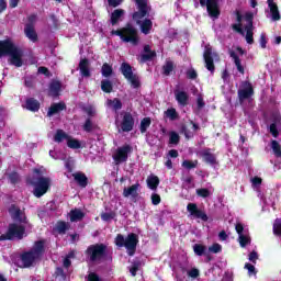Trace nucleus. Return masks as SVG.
<instances>
[{
    "label": "nucleus",
    "mask_w": 281,
    "mask_h": 281,
    "mask_svg": "<svg viewBox=\"0 0 281 281\" xmlns=\"http://www.w3.org/2000/svg\"><path fill=\"white\" fill-rule=\"evenodd\" d=\"M35 178H29L27 183L33 186L34 191L33 194L37 199H41L44 194H47V190H49V187L52 186V179L47 177H43L45 175V168L41 167L38 169L33 170Z\"/></svg>",
    "instance_id": "nucleus-4"
},
{
    "label": "nucleus",
    "mask_w": 281,
    "mask_h": 281,
    "mask_svg": "<svg viewBox=\"0 0 281 281\" xmlns=\"http://www.w3.org/2000/svg\"><path fill=\"white\" fill-rule=\"evenodd\" d=\"M260 46L262 47V49L267 47V35H265V33L260 35Z\"/></svg>",
    "instance_id": "nucleus-59"
},
{
    "label": "nucleus",
    "mask_w": 281,
    "mask_h": 281,
    "mask_svg": "<svg viewBox=\"0 0 281 281\" xmlns=\"http://www.w3.org/2000/svg\"><path fill=\"white\" fill-rule=\"evenodd\" d=\"M175 95H176V100H177V102H179V104H182V105L187 104L188 93H186L184 91H176Z\"/></svg>",
    "instance_id": "nucleus-30"
},
{
    "label": "nucleus",
    "mask_w": 281,
    "mask_h": 281,
    "mask_svg": "<svg viewBox=\"0 0 281 281\" xmlns=\"http://www.w3.org/2000/svg\"><path fill=\"white\" fill-rule=\"evenodd\" d=\"M88 281H100V277H98V274L91 272V273L88 276Z\"/></svg>",
    "instance_id": "nucleus-63"
},
{
    "label": "nucleus",
    "mask_w": 281,
    "mask_h": 281,
    "mask_svg": "<svg viewBox=\"0 0 281 281\" xmlns=\"http://www.w3.org/2000/svg\"><path fill=\"white\" fill-rule=\"evenodd\" d=\"M250 183H251L254 190H260V186H262V178L252 177V178H250Z\"/></svg>",
    "instance_id": "nucleus-37"
},
{
    "label": "nucleus",
    "mask_w": 281,
    "mask_h": 281,
    "mask_svg": "<svg viewBox=\"0 0 281 281\" xmlns=\"http://www.w3.org/2000/svg\"><path fill=\"white\" fill-rule=\"evenodd\" d=\"M123 196L125 199H137V196H139V183L125 188L123 190Z\"/></svg>",
    "instance_id": "nucleus-18"
},
{
    "label": "nucleus",
    "mask_w": 281,
    "mask_h": 281,
    "mask_svg": "<svg viewBox=\"0 0 281 281\" xmlns=\"http://www.w3.org/2000/svg\"><path fill=\"white\" fill-rule=\"evenodd\" d=\"M248 259L250 260V262H256L258 260V252H250Z\"/></svg>",
    "instance_id": "nucleus-61"
},
{
    "label": "nucleus",
    "mask_w": 281,
    "mask_h": 281,
    "mask_svg": "<svg viewBox=\"0 0 281 281\" xmlns=\"http://www.w3.org/2000/svg\"><path fill=\"white\" fill-rule=\"evenodd\" d=\"M231 57L234 60L237 71H239V74H245V67H243L240 58H238V56H236L234 53H231Z\"/></svg>",
    "instance_id": "nucleus-32"
},
{
    "label": "nucleus",
    "mask_w": 281,
    "mask_h": 281,
    "mask_svg": "<svg viewBox=\"0 0 281 281\" xmlns=\"http://www.w3.org/2000/svg\"><path fill=\"white\" fill-rule=\"evenodd\" d=\"M237 24L233 25V29L245 36L248 45H254V13L246 12L244 15L237 13Z\"/></svg>",
    "instance_id": "nucleus-2"
},
{
    "label": "nucleus",
    "mask_w": 281,
    "mask_h": 281,
    "mask_svg": "<svg viewBox=\"0 0 281 281\" xmlns=\"http://www.w3.org/2000/svg\"><path fill=\"white\" fill-rule=\"evenodd\" d=\"M268 3V18L271 19V21H280L281 15H280V9L278 8V3L276 0H267Z\"/></svg>",
    "instance_id": "nucleus-14"
},
{
    "label": "nucleus",
    "mask_w": 281,
    "mask_h": 281,
    "mask_svg": "<svg viewBox=\"0 0 281 281\" xmlns=\"http://www.w3.org/2000/svg\"><path fill=\"white\" fill-rule=\"evenodd\" d=\"M75 179L76 183L80 186V188H87V176L82 172H75L71 175Z\"/></svg>",
    "instance_id": "nucleus-22"
},
{
    "label": "nucleus",
    "mask_w": 281,
    "mask_h": 281,
    "mask_svg": "<svg viewBox=\"0 0 281 281\" xmlns=\"http://www.w3.org/2000/svg\"><path fill=\"white\" fill-rule=\"evenodd\" d=\"M166 117H168V120H178L179 114L177 113V110L175 108H170L165 112Z\"/></svg>",
    "instance_id": "nucleus-35"
},
{
    "label": "nucleus",
    "mask_w": 281,
    "mask_h": 281,
    "mask_svg": "<svg viewBox=\"0 0 281 281\" xmlns=\"http://www.w3.org/2000/svg\"><path fill=\"white\" fill-rule=\"evenodd\" d=\"M109 5H112L113 8H117L120 3H122V0H108Z\"/></svg>",
    "instance_id": "nucleus-64"
},
{
    "label": "nucleus",
    "mask_w": 281,
    "mask_h": 281,
    "mask_svg": "<svg viewBox=\"0 0 281 281\" xmlns=\"http://www.w3.org/2000/svg\"><path fill=\"white\" fill-rule=\"evenodd\" d=\"M26 109L29 111H38V109H41V104L38 103V101L34 100V99H29L26 100Z\"/></svg>",
    "instance_id": "nucleus-31"
},
{
    "label": "nucleus",
    "mask_w": 281,
    "mask_h": 281,
    "mask_svg": "<svg viewBox=\"0 0 281 281\" xmlns=\"http://www.w3.org/2000/svg\"><path fill=\"white\" fill-rule=\"evenodd\" d=\"M137 5V11L133 14V20L137 25L140 26V32L143 34H150V30H153V21L145 19L150 14V5L147 0H135Z\"/></svg>",
    "instance_id": "nucleus-3"
},
{
    "label": "nucleus",
    "mask_w": 281,
    "mask_h": 281,
    "mask_svg": "<svg viewBox=\"0 0 281 281\" xmlns=\"http://www.w3.org/2000/svg\"><path fill=\"white\" fill-rule=\"evenodd\" d=\"M272 119H273V123L270 124L269 131H270L272 136L278 137V135H280V133L278 132V127L281 124V114L280 113H274L272 115Z\"/></svg>",
    "instance_id": "nucleus-19"
},
{
    "label": "nucleus",
    "mask_w": 281,
    "mask_h": 281,
    "mask_svg": "<svg viewBox=\"0 0 281 281\" xmlns=\"http://www.w3.org/2000/svg\"><path fill=\"white\" fill-rule=\"evenodd\" d=\"M87 254L92 262L95 260H100L102 256H104V246L102 245L90 246L87 250Z\"/></svg>",
    "instance_id": "nucleus-15"
},
{
    "label": "nucleus",
    "mask_w": 281,
    "mask_h": 281,
    "mask_svg": "<svg viewBox=\"0 0 281 281\" xmlns=\"http://www.w3.org/2000/svg\"><path fill=\"white\" fill-rule=\"evenodd\" d=\"M271 148H272L276 157H281V146H280V143H278V140L271 142Z\"/></svg>",
    "instance_id": "nucleus-40"
},
{
    "label": "nucleus",
    "mask_w": 281,
    "mask_h": 281,
    "mask_svg": "<svg viewBox=\"0 0 281 281\" xmlns=\"http://www.w3.org/2000/svg\"><path fill=\"white\" fill-rule=\"evenodd\" d=\"M69 137V135H67L65 132H63L61 130H58L55 134L54 140L57 143L60 142H67V138Z\"/></svg>",
    "instance_id": "nucleus-34"
},
{
    "label": "nucleus",
    "mask_w": 281,
    "mask_h": 281,
    "mask_svg": "<svg viewBox=\"0 0 281 281\" xmlns=\"http://www.w3.org/2000/svg\"><path fill=\"white\" fill-rule=\"evenodd\" d=\"M121 71H122L124 78H126V80H128V82L131 83V86L134 89H137V87H139V77H137V75L133 74V68L131 67V65L123 63L121 65Z\"/></svg>",
    "instance_id": "nucleus-10"
},
{
    "label": "nucleus",
    "mask_w": 281,
    "mask_h": 281,
    "mask_svg": "<svg viewBox=\"0 0 281 281\" xmlns=\"http://www.w3.org/2000/svg\"><path fill=\"white\" fill-rule=\"evenodd\" d=\"M83 130L87 131V133L93 131V124L91 123V120L86 121L83 125Z\"/></svg>",
    "instance_id": "nucleus-56"
},
{
    "label": "nucleus",
    "mask_w": 281,
    "mask_h": 281,
    "mask_svg": "<svg viewBox=\"0 0 281 281\" xmlns=\"http://www.w3.org/2000/svg\"><path fill=\"white\" fill-rule=\"evenodd\" d=\"M105 104L108 109H111V111H120V109H122V101L119 99H108Z\"/></svg>",
    "instance_id": "nucleus-27"
},
{
    "label": "nucleus",
    "mask_w": 281,
    "mask_h": 281,
    "mask_svg": "<svg viewBox=\"0 0 281 281\" xmlns=\"http://www.w3.org/2000/svg\"><path fill=\"white\" fill-rule=\"evenodd\" d=\"M236 233L238 234V240L240 247H247L251 243V237H249V229H247L243 224L237 223L235 226Z\"/></svg>",
    "instance_id": "nucleus-11"
},
{
    "label": "nucleus",
    "mask_w": 281,
    "mask_h": 281,
    "mask_svg": "<svg viewBox=\"0 0 281 281\" xmlns=\"http://www.w3.org/2000/svg\"><path fill=\"white\" fill-rule=\"evenodd\" d=\"M131 153H133V147L131 145H123L122 147H119L113 154V159L116 166L127 161L128 155H131Z\"/></svg>",
    "instance_id": "nucleus-9"
},
{
    "label": "nucleus",
    "mask_w": 281,
    "mask_h": 281,
    "mask_svg": "<svg viewBox=\"0 0 281 281\" xmlns=\"http://www.w3.org/2000/svg\"><path fill=\"white\" fill-rule=\"evenodd\" d=\"M65 103L64 102H60V103H54L49 110H48V113L47 115L49 117H52V115H56V113H60V111H65Z\"/></svg>",
    "instance_id": "nucleus-24"
},
{
    "label": "nucleus",
    "mask_w": 281,
    "mask_h": 281,
    "mask_svg": "<svg viewBox=\"0 0 281 281\" xmlns=\"http://www.w3.org/2000/svg\"><path fill=\"white\" fill-rule=\"evenodd\" d=\"M209 251H211V254H221V251H223V246H221V244H213L209 247Z\"/></svg>",
    "instance_id": "nucleus-48"
},
{
    "label": "nucleus",
    "mask_w": 281,
    "mask_h": 281,
    "mask_svg": "<svg viewBox=\"0 0 281 281\" xmlns=\"http://www.w3.org/2000/svg\"><path fill=\"white\" fill-rule=\"evenodd\" d=\"M147 186L150 190H157V188L159 186V177H157L155 175L148 176Z\"/></svg>",
    "instance_id": "nucleus-28"
},
{
    "label": "nucleus",
    "mask_w": 281,
    "mask_h": 281,
    "mask_svg": "<svg viewBox=\"0 0 281 281\" xmlns=\"http://www.w3.org/2000/svg\"><path fill=\"white\" fill-rule=\"evenodd\" d=\"M169 144H179V134L177 132L169 133Z\"/></svg>",
    "instance_id": "nucleus-45"
},
{
    "label": "nucleus",
    "mask_w": 281,
    "mask_h": 281,
    "mask_svg": "<svg viewBox=\"0 0 281 281\" xmlns=\"http://www.w3.org/2000/svg\"><path fill=\"white\" fill-rule=\"evenodd\" d=\"M173 69V64L172 61H167L166 65L164 66V74L165 76H169L170 71Z\"/></svg>",
    "instance_id": "nucleus-51"
},
{
    "label": "nucleus",
    "mask_w": 281,
    "mask_h": 281,
    "mask_svg": "<svg viewBox=\"0 0 281 281\" xmlns=\"http://www.w3.org/2000/svg\"><path fill=\"white\" fill-rule=\"evenodd\" d=\"M273 233L276 236H281V220H276L273 224Z\"/></svg>",
    "instance_id": "nucleus-49"
},
{
    "label": "nucleus",
    "mask_w": 281,
    "mask_h": 281,
    "mask_svg": "<svg viewBox=\"0 0 281 281\" xmlns=\"http://www.w3.org/2000/svg\"><path fill=\"white\" fill-rule=\"evenodd\" d=\"M2 56H10V63L14 67H23V50L12 40L0 41V58Z\"/></svg>",
    "instance_id": "nucleus-5"
},
{
    "label": "nucleus",
    "mask_w": 281,
    "mask_h": 281,
    "mask_svg": "<svg viewBox=\"0 0 281 281\" xmlns=\"http://www.w3.org/2000/svg\"><path fill=\"white\" fill-rule=\"evenodd\" d=\"M50 95H58V91H60V82L58 81H53L50 83Z\"/></svg>",
    "instance_id": "nucleus-39"
},
{
    "label": "nucleus",
    "mask_w": 281,
    "mask_h": 281,
    "mask_svg": "<svg viewBox=\"0 0 281 281\" xmlns=\"http://www.w3.org/2000/svg\"><path fill=\"white\" fill-rule=\"evenodd\" d=\"M85 111L88 115L93 116L95 115V108L93 105H88L85 108Z\"/></svg>",
    "instance_id": "nucleus-57"
},
{
    "label": "nucleus",
    "mask_w": 281,
    "mask_h": 281,
    "mask_svg": "<svg viewBox=\"0 0 281 281\" xmlns=\"http://www.w3.org/2000/svg\"><path fill=\"white\" fill-rule=\"evenodd\" d=\"M112 35L120 36L124 43H131L132 45H137L139 43V37L137 36V29L133 27L131 24H127L126 27L121 30L112 31Z\"/></svg>",
    "instance_id": "nucleus-7"
},
{
    "label": "nucleus",
    "mask_w": 281,
    "mask_h": 281,
    "mask_svg": "<svg viewBox=\"0 0 281 281\" xmlns=\"http://www.w3.org/2000/svg\"><path fill=\"white\" fill-rule=\"evenodd\" d=\"M71 258H74V252H70L65 259H64V267L68 269V267H71Z\"/></svg>",
    "instance_id": "nucleus-53"
},
{
    "label": "nucleus",
    "mask_w": 281,
    "mask_h": 281,
    "mask_svg": "<svg viewBox=\"0 0 281 281\" xmlns=\"http://www.w3.org/2000/svg\"><path fill=\"white\" fill-rule=\"evenodd\" d=\"M44 247L45 244L43 241H36L30 251L21 256V267H32L41 258Z\"/></svg>",
    "instance_id": "nucleus-6"
},
{
    "label": "nucleus",
    "mask_w": 281,
    "mask_h": 281,
    "mask_svg": "<svg viewBox=\"0 0 281 281\" xmlns=\"http://www.w3.org/2000/svg\"><path fill=\"white\" fill-rule=\"evenodd\" d=\"M102 221H105V223H109V221H113L115 218V213L110 212V213H103L101 215Z\"/></svg>",
    "instance_id": "nucleus-50"
},
{
    "label": "nucleus",
    "mask_w": 281,
    "mask_h": 281,
    "mask_svg": "<svg viewBox=\"0 0 281 281\" xmlns=\"http://www.w3.org/2000/svg\"><path fill=\"white\" fill-rule=\"evenodd\" d=\"M133 116L128 113L123 114L122 121L120 119H116V126L121 128L124 133H128L133 131Z\"/></svg>",
    "instance_id": "nucleus-12"
},
{
    "label": "nucleus",
    "mask_w": 281,
    "mask_h": 281,
    "mask_svg": "<svg viewBox=\"0 0 281 281\" xmlns=\"http://www.w3.org/2000/svg\"><path fill=\"white\" fill-rule=\"evenodd\" d=\"M151 203H153V205H159V203H161V196H159V194H157V193H153L151 194Z\"/></svg>",
    "instance_id": "nucleus-54"
},
{
    "label": "nucleus",
    "mask_w": 281,
    "mask_h": 281,
    "mask_svg": "<svg viewBox=\"0 0 281 281\" xmlns=\"http://www.w3.org/2000/svg\"><path fill=\"white\" fill-rule=\"evenodd\" d=\"M203 159L206 161V164H216V157L210 153H204Z\"/></svg>",
    "instance_id": "nucleus-46"
},
{
    "label": "nucleus",
    "mask_w": 281,
    "mask_h": 281,
    "mask_svg": "<svg viewBox=\"0 0 281 281\" xmlns=\"http://www.w3.org/2000/svg\"><path fill=\"white\" fill-rule=\"evenodd\" d=\"M66 142H67L68 148H72V149L80 148V140H78V139H76V138H74L71 136H68Z\"/></svg>",
    "instance_id": "nucleus-33"
},
{
    "label": "nucleus",
    "mask_w": 281,
    "mask_h": 281,
    "mask_svg": "<svg viewBox=\"0 0 281 281\" xmlns=\"http://www.w3.org/2000/svg\"><path fill=\"white\" fill-rule=\"evenodd\" d=\"M101 89L104 93H111L113 91V85L109 80L101 81Z\"/></svg>",
    "instance_id": "nucleus-36"
},
{
    "label": "nucleus",
    "mask_w": 281,
    "mask_h": 281,
    "mask_svg": "<svg viewBox=\"0 0 281 281\" xmlns=\"http://www.w3.org/2000/svg\"><path fill=\"white\" fill-rule=\"evenodd\" d=\"M69 218H70L71 223L82 221V218H85V213L78 209H75V210L70 211Z\"/></svg>",
    "instance_id": "nucleus-26"
},
{
    "label": "nucleus",
    "mask_w": 281,
    "mask_h": 281,
    "mask_svg": "<svg viewBox=\"0 0 281 281\" xmlns=\"http://www.w3.org/2000/svg\"><path fill=\"white\" fill-rule=\"evenodd\" d=\"M198 196H201L202 199H207L212 194V190L210 189H196Z\"/></svg>",
    "instance_id": "nucleus-42"
},
{
    "label": "nucleus",
    "mask_w": 281,
    "mask_h": 281,
    "mask_svg": "<svg viewBox=\"0 0 281 281\" xmlns=\"http://www.w3.org/2000/svg\"><path fill=\"white\" fill-rule=\"evenodd\" d=\"M115 245L117 247L126 248L130 256H133V254H135V248L137 247V235L132 233L127 238H124L122 235H117L115 238Z\"/></svg>",
    "instance_id": "nucleus-8"
},
{
    "label": "nucleus",
    "mask_w": 281,
    "mask_h": 281,
    "mask_svg": "<svg viewBox=\"0 0 281 281\" xmlns=\"http://www.w3.org/2000/svg\"><path fill=\"white\" fill-rule=\"evenodd\" d=\"M79 69L81 76H83L85 78H89V76H91V72L89 71V60L82 59L79 63Z\"/></svg>",
    "instance_id": "nucleus-25"
},
{
    "label": "nucleus",
    "mask_w": 281,
    "mask_h": 281,
    "mask_svg": "<svg viewBox=\"0 0 281 281\" xmlns=\"http://www.w3.org/2000/svg\"><path fill=\"white\" fill-rule=\"evenodd\" d=\"M101 74H102V76H104V78H109V76H111V74H113V68H111V66L109 64H104L102 66Z\"/></svg>",
    "instance_id": "nucleus-41"
},
{
    "label": "nucleus",
    "mask_w": 281,
    "mask_h": 281,
    "mask_svg": "<svg viewBox=\"0 0 281 281\" xmlns=\"http://www.w3.org/2000/svg\"><path fill=\"white\" fill-rule=\"evenodd\" d=\"M24 34L27 38L32 41V43H36L38 41V35L36 34V31L34 30V25L26 24L24 29Z\"/></svg>",
    "instance_id": "nucleus-21"
},
{
    "label": "nucleus",
    "mask_w": 281,
    "mask_h": 281,
    "mask_svg": "<svg viewBox=\"0 0 281 281\" xmlns=\"http://www.w3.org/2000/svg\"><path fill=\"white\" fill-rule=\"evenodd\" d=\"M254 93V89L251 88V83H245V87L238 91L239 100H247V98H251Z\"/></svg>",
    "instance_id": "nucleus-20"
},
{
    "label": "nucleus",
    "mask_w": 281,
    "mask_h": 281,
    "mask_svg": "<svg viewBox=\"0 0 281 281\" xmlns=\"http://www.w3.org/2000/svg\"><path fill=\"white\" fill-rule=\"evenodd\" d=\"M187 76H188V78H190L191 80H194V78H196V70H194V69H189V70L187 71Z\"/></svg>",
    "instance_id": "nucleus-60"
},
{
    "label": "nucleus",
    "mask_w": 281,
    "mask_h": 281,
    "mask_svg": "<svg viewBox=\"0 0 281 281\" xmlns=\"http://www.w3.org/2000/svg\"><path fill=\"white\" fill-rule=\"evenodd\" d=\"M8 9V2L5 0H0V13L5 12Z\"/></svg>",
    "instance_id": "nucleus-62"
},
{
    "label": "nucleus",
    "mask_w": 281,
    "mask_h": 281,
    "mask_svg": "<svg viewBox=\"0 0 281 281\" xmlns=\"http://www.w3.org/2000/svg\"><path fill=\"white\" fill-rule=\"evenodd\" d=\"M201 5H206L207 12L212 19H218L221 11L218 10V2L216 0H200Z\"/></svg>",
    "instance_id": "nucleus-13"
},
{
    "label": "nucleus",
    "mask_w": 281,
    "mask_h": 281,
    "mask_svg": "<svg viewBox=\"0 0 281 281\" xmlns=\"http://www.w3.org/2000/svg\"><path fill=\"white\" fill-rule=\"evenodd\" d=\"M193 250L196 256H203V254H205V246L195 244Z\"/></svg>",
    "instance_id": "nucleus-44"
},
{
    "label": "nucleus",
    "mask_w": 281,
    "mask_h": 281,
    "mask_svg": "<svg viewBox=\"0 0 281 281\" xmlns=\"http://www.w3.org/2000/svg\"><path fill=\"white\" fill-rule=\"evenodd\" d=\"M124 10L122 9H116L114 12L111 14V23L112 25H115L116 23H120L122 19H124Z\"/></svg>",
    "instance_id": "nucleus-23"
},
{
    "label": "nucleus",
    "mask_w": 281,
    "mask_h": 281,
    "mask_svg": "<svg viewBox=\"0 0 281 281\" xmlns=\"http://www.w3.org/2000/svg\"><path fill=\"white\" fill-rule=\"evenodd\" d=\"M55 229L58 232V234H65V232L69 229V224L65 222H58Z\"/></svg>",
    "instance_id": "nucleus-38"
},
{
    "label": "nucleus",
    "mask_w": 281,
    "mask_h": 281,
    "mask_svg": "<svg viewBox=\"0 0 281 281\" xmlns=\"http://www.w3.org/2000/svg\"><path fill=\"white\" fill-rule=\"evenodd\" d=\"M9 213L15 223L9 225L7 233L0 236V240H21L25 236V223H27L25 213L16 205H12Z\"/></svg>",
    "instance_id": "nucleus-1"
},
{
    "label": "nucleus",
    "mask_w": 281,
    "mask_h": 281,
    "mask_svg": "<svg viewBox=\"0 0 281 281\" xmlns=\"http://www.w3.org/2000/svg\"><path fill=\"white\" fill-rule=\"evenodd\" d=\"M138 269H139V263H134V265L130 268V272L132 273L133 277L137 276Z\"/></svg>",
    "instance_id": "nucleus-58"
},
{
    "label": "nucleus",
    "mask_w": 281,
    "mask_h": 281,
    "mask_svg": "<svg viewBox=\"0 0 281 281\" xmlns=\"http://www.w3.org/2000/svg\"><path fill=\"white\" fill-rule=\"evenodd\" d=\"M214 58H216V54L212 53V47L205 46L204 63H205L206 69L211 72H214Z\"/></svg>",
    "instance_id": "nucleus-16"
},
{
    "label": "nucleus",
    "mask_w": 281,
    "mask_h": 281,
    "mask_svg": "<svg viewBox=\"0 0 281 281\" xmlns=\"http://www.w3.org/2000/svg\"><path fill=\"white\" fill-rule=\"evenodd\" d=\"M245 269H247L249 276H256V267L251 263H246Z\"/></svg>",
    "instance_id": "nucleus-55"
},
{
    "label": "nucleus",
    "mask_w": 281,
    "mask_h": 281,
    "mask_svg": "<svg viewBox=\"0 0 281 281\" xmlns=\"http://www.w3.org/2000/svg\"><path fill=\"white\" fill-rule=\"evenodd\" d=\"M199 162L196 160H194V161H192V160H184L182 162V166H183V168H187V170H191V168H196Z\"/></svg>",
    "instance_id": "nucleus-47"
},
{
    "label": "nucleus",
    "mask_w": 281,
    "mask_h": 281,
    "mask_svg": "<svg viewBox=\"0 0 281 281\" xmlns=\"http://www.w3.org/2000/svg\"><path fill=\"white\" fill-rule=\"evenodd\" d=\"M149 126H150V119L149 117L143 119L140 122V133H145L146 131H148Z\"/></svg>",
    "instance_id": "nucleus-43"
},
{
    "label": "nucleus",
    "mask_w": 281,
    "mask_h": 281,
    "mask_svg": "<svg viewBox=\"0 0 281 281\" xmlns=\"http://www.w3.org/2000/svg\"><path fill=\"white\" fill-rule=\"evenodd\" d=\"M144 54L140 56V61L146 63V60H150L151 58H155L156 54L155 52L150 50V46L144 47Z\"/></svg>",
    "instance_id": "nucleus-29"
},
{
    "label": "nucleus",
    "mask_w": 281,
    "mask_h": 281,
    "mask_svg": "<svg viewBox=\"0 0 281 281\" xmlns=\"http://www.w3.org/2000/svg\"><path fill=\"white\" fill-rule=\"evenodd\" d=\"M188 212L190 213L193 218H200V221H207V214L205 212L199 210L196 204L194 203H189L187 206Z\"/></svg>",
    "instance_id": "nucleus-17"
},
{
    "label": "nucleus",
    "mask_w": 281,
    "mask_h": 281,
    "mask_svg": "<svg viewBox=\"0 0 281 281\" xmlns=\"http://www.w3.org/2000/svg\"><path fill=\"white\" fill-rule=\"evenodd\" d=\"M187 276H189V278H193V279L199 278V269L193 268L191 270H188Z\"/></svg>",
    "instance_id": "nucleus-52"
}]
</instances>
